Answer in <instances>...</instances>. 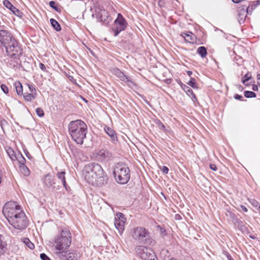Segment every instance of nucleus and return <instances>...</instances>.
I'll return each mask as SVG.
<instances>
[{
	"instance_id": "nucleus-1",
	"label": "nucleus",
	"mask_w": 260,
	"mask_h": 260,
	"mask_svg": "<svg viewBox=\"0 0 260 260\" xmlns=\"http://www.w3.org/2000/svg\"><path fill=\"white\" fill-rule=\"evenodd\" d=\"M86 181L93 186H102L107 183L108 176L102 166L95 162L86 165L83 169Z\"/></svg>"
},
{
	"instance_id": "nucleus-2",
	"label": "nucleus",
	"mask_w": 260,
	"mask_h": 260,
	"mask_svg": "<svg viewBox=\"0 0 260 260\" xmlns=\"http://www.w3.org/2000/svg\"><path fill=\"white\" fill-rule=\"evenodd\" d=\"M0 43L5 48L9 56L15 59H19L22 54V49L10 31L0 30Z\"/></svg>"
},
{
	"instance_id": "nucleus-3",
	"label": "nucleus",
	"mask_w": 260,
	"mask_h": 260,
	"mask_svg": "<svg viewBox=\"0 0 260 260\" xmlns=\"http://www.w3.org/2000/svg\"><path fill=\"white\" fill-rule=\"evenodd\" d=\"M72 235L70 230L67 228L61 230L53 241V253L56 257H63L71 245Z\"/></svg>"
},
{
	"instance_id": "nucleus-4",
	"label": "nucleus",
	"mask_w": 260,
	"mask_h": 260,
	"mask_svg": "<svg viewBox=\"0 0 260 260\" xmlns=\"http://www.w3.org/2000/svg\"><path fill=\"white\" fill-rule=\"evenodd\" d=\"M69 132L73 140L77 144L82 145L86 138L87 126L81 120L72 121L69 124Z\"/></svg>"
},
{
	"instance_id": "nucleus-5",
	"label": "nucleus",
	"mask_w": 260,
	"mask_h": 260,
	"mask_svg": "<svg viewBox=\"0 0 260 260\" xmlns=\"http://www.w3.org/2000/svg\"><path fill=\"white\" fill-rule=\"evenodd\" d=\"M3 213L9 223L11 221L18 218L19 216L25 214L20 206L14 202H9L6 203L3 207Z\"/></svg>"
},
{
	"instance_id": "nucleus-6",
	"label": "nucleus",
	"mask_w": 260,
	"mask_h": 260,
	"mask_svg": "<svg viewBox=\"0 0 260 260\" xmlns=\"http://www.w3.org/2000/svg\"><path fill=\"white\" fill-rule=\"evenodd\" d=\"M113 174L116 181L119 184H125L129 180L130 170L125 164L117 163L114 167Z\"/></svg>"
},
{
	"instance_id": "nucleus-7",
	"label": "nucleus",
	"mask_w": 260,
	"mask_h": 260,
	"mask_svg": "<svg viewBox=\"0 0 260 260\" xmlns=\"http://www.w3.org/2000/svg\"><path fill=\"white\" fill-rule=\"evenodd\" d=\"M260 5V0L249 1L247 4L242 5V8L238 10L237 19L239 23L241 24L245 21L247 14H251L252 11Z\"/></svg>"
},
{
	"instance_id": "nucleus-8",
	"label": "nucleus",
	"mask_w": 260,
	"mask_h": 260,
	"mask_svg": "<svg viewBox=\"0 0 260 260\" xmlns=\"http://www.w3.org/2000/svg\"><path fill=\"white\" fill-rule=\"evenodd\" d=\"M133 238L139 243L149 244L152 242L149 238V232L144 227L137 226L134 228L131 232Z\"/></svg>"
},
{
	"instance_id": "nucleus-9",
	"label": "nucleus",
	"mask_w": 260,
	"mask_h": 260,
	"mask_svg": "<svg viewBox=\"0 0 260 260\" xmlns=\"http://www.w3.org/2000/svg\"><path fill=\"white\" fill-rule=\"evenodd\" d=\"M114 26L111 28L115 37H117L122 31L125 30L127 22L121 13H118L117 18L113 23Z\"/></svg>"
},
{
	"instance_id": "nucleus-10",
	"label": "nucleus",
	"mask_w": 260,
	"mask_h": 260,
	"mask_svg": "<svg viewBox=\"0 0 260 260\" xmlns=\"http://www.w3.org/2000/svg\"><path fill=\"white\" fill-rule=\"evenodd\" d=\"M136 252L143 260H158L153 250L145 246H138Z\"/></svg>"
},
{
	"instance_id": "nucleus-11",
	"label": "nucleus",
	"mask_w": 260,
	"mask_h": 260,
	"mask_svg": "<svg viewBox=\"0 0 260 260\" xmlns=\"http://www.w3.org/2000/svg\"><path fill=\"white\" fill-rule=\"evenodd\" d=\"M94 12L98 20L102 22L103 25L108 26L111 21V17L107 11L98 6L95 7Z\"/></svg>"
},
{
	"instance_id": "nucleus-12",
	"label": "nucleus",
	"mask_w": 260,
	"mask_h": 260,
	"mask_svg": "<svg viewBox=\"0 0 260 260\" xmlns=\"http://www.w3.org/2000/svg\"><path fill=\"white\" fill-rule=\"evenodd\" d=\"M14 229L22 231L25 230L28 225V220L25 215L19 216L15 220L11 221L9 223Z\"/></svg>"
},
{
	"instance_id": "nucleus-13",
	"label": "nucleus",
	"mask_w": 260,
	"mask_h": 260,
	"mask_svg": "<svg viewBox=\"0 0 260 260\" xmlns=\"http://www.w3.org/2000/svg\"><path fill=\"white\" fill-rule=\"evenodd\" d=\"M125 221L126 218L122 213L118 212L116 214L114 220V225L120 235L124 230Z\"/></svg>"
},
{
	"instance_id": "nucleus-14",
	"label": "nucleus",
	"mask_w": 260,
	"mask_h": 260,
	"mask_svg": "<svg viewBox=\"0 0 260 260\" xmlns=\"http://www.w3.org/2000/svg\"><path fill=\"white\" fill-rule=\"evenodd\" d=\"M111 72L113 75L116 76L120 80L127 83L129 86L134 84L131 78L126 76L119 69L117 68H113Z\"/></svg>"
},
{
	"instance_id": "nucleus-15",
	"label": "nucleus",
	"mask_w": 260,
	"mask_h": 260,
	"mask_svg": "<svg viewBox=\"0 0 260 260\" xmlns=\"http://www.w3.org/2000/svg\"><path fill=\"white\" fill-rule=\"evenodd\" d=\"M43 183L44 185L48 188H51L56 190H58L60 188L59 185H57V186L55 185V181L54 177L49 173L44 176L43 178Z\"/></svg>"
},
{
	"instance_id": "nucleus-16",
	"label": "nucleus",
	"mask_w": 260,
	"mask_h": 260,
	"mask_svg": "<svg viewBox=\"0 0 260 260\" xmlns=\"http://www.w3.org/2000/svg\"><path fill=\"white\" fill-rule=\"evenodd\" d=\"M66 253L63 254V257H58L60 260H77L79 259L81 254L76 250L66 251Z\"/></svg>"
},
{
	"instance_id": "nucleus-17",
	"label": "nucleus",
	"mask_w": 260,
	"mask_h": 260,
	"mask_svg": "<svg viewBox=\"0 0 260 260\" xmlns=\"http://www.w3.org/2000/svg\"><path fill=\"white\" fill-rule=\"evenodd\" d=\"M3 4L5 7L10 10L15 15L21 18L23 15V13L13 6L8 0H4Z\"/></svg>"
},
{
	"instance_id": "nucleus-18",
	"label": "nucleus",
	"mask_w": 260,
	"mask_h": 260,
	"mask_svg": "<svg viewBox=\"0 0 260 260\" xmlns=\"http://www.w3.org/2000/svg\"><path fill=\"white\" fill-rule=\"evenodd\" d=\"M99 159L102 161H109L112 159L113 155L111 152L107 149H102L97 154Z\"/></svg>"
},
{
	"instance_id": "nucleus-19",
	"label": "nucleus",
	"mask_w": 260,
	"mask_h": 260,
	"mask_svg": "<svg viewBox=\"0 0 260 260\" xmlns=\"http://www.w3.org/2000/svg\"><path fill=\"white\" fill-rule=\"evenodd\" d=\"M104 131L106 134L110 137L111 141L115 143L117 141V136L115 131L111 127L105 125Z\"/></svg>"
},
{
	"instance_id": "nucleus-20",
	"label": "nucleus",
	"mask_w": 260,
	"mask_h": 260,
	"mask_svg": "<svg viewBox=\"0 0 260 260\" xmlns=\"http://www.w3.org/2000/svg\"><path fill=\"white\" fill-rule=\"evenodd\" d=\"M181 36L184 38L186 42L189 43L193 44L195 41L196 37L191 31H188L182 32Z\"/></svg>"
},
{
	"instance_id": "nucleus-21",
	"label": "nucleus",
	"mask_w": 260,
	"mask_h": 260,
	"mask_svg": "<svg viewBox=\"0 0 260 260\" xmlns=\"http://www.w3.org/2000/svg\"><path fill=\"white\" fill-rule=\"evenodd\" d=\"M7 249V244L4 240V237L0 234V256L4 255Z\"/></svg>"
},
{
	"instance_id": "nucleus-22",
	"label": "nucleus",
	"mask_w": 260,
	"mask_h": 260,
	"mask_svg": "<svg viewBox=\"0 0 260 260\" xmlns=\"http://www.w3.org/2000/svg\"><path fill=\"white\" fill-rule=\"evenodd\" d=\"M65 175V171H61L57 172L56 176L58 179L60 180V181H61L62 185L63 187L65 188L66 190H68V188H69V187H68L67 183L66 182Z\"/></svg>"
},
{
	"instance_id": "nucleus-23",
	"label": "nucleus",
	"mask_w": 260,
	"mask_h": 260,
	"mask_svg": "<svg viewBox=\"0 0 260 260\" xmlns=\"http://www.w3.org/2000/svg\"><path fill=\"white\" fill-rule=\"evenodd\" d=\"M182 89L186 92V93L192 99L193 102L197 101L196 95L193 92L192 90L187 86V85H182Z\"/></svg>"
},
{
	"instance_id": "nucleus-24",
	"label": "nucleus",
	"mask_w": 260,
	"mask_h": 260,
	"mask_svg": "<svg viewBox=\"0 0 260 260\" xmlns=\"http://www.w3.org/2000/svg\"><path fill=\"white\" fill-rule=\"evenodd\" d=\"M233 224L243 233L246 232L248 230L244 222L238 218Z\"/></svg>"
},
{
	"instance_id": "nucleus-25",
	"label": "nucleus",
	"mask_w": 260,
	"mask_h": 260,
	"mask_svg": "<svg viewBox=\"0 0 260 260\" xmlns=\"http://www.w3.org/2000/svg\"><path fill=\"white\" fill-rule=\"evenodd\" d=\"M49 6L55 11L60 13L61 11V7L56 1H51L49 2Z\"/></svg>"
},
{
	"instance_id": "nucleus-26",
	"label": "nucleus",
	"mask_w": 260,
	"mask_h": 260,
	"mask_svg": "<svg viewBox=\"0 0 260 260\" xmlns=\"http://www.w3.org/2000/svg\"><path fill=\"white\" fill-rule=\"evenodd\" d=\"M50 22L54 30L57 31H60L61 30V27L60 24L54 19L51 18Z\"/></svg>"
},
{
	"instance_id": "nucleus-27",
	"label": "nucleus",
	"mask_w": 260,
	"mask_h": 260,
	"mask_svg": "<svg viewBox=\"0 0 260 260\" xmlns=\"http://www.w3.org/2000/svg\"><path fill=\"white\" fill-rule=\"evenodd\" d=\"M7 153L12 160H15L17 158V154L11 147H8L6 149Z\"/></svg>"
},
{
	"instance_id": "nucleus-28",
	"label": "nucleus",
	"mask_w": 260,
	"mask_h": 260,
	"mask_svg": "<svg viewBox=\"0 0 260 260\" xmlns=\"http://www.w3.org/2000/svg\"><path fill=\"white\" fill-rule=\"evenodd\" d=\"M23 243L25 244L26 246L28 247L30 249L32 250L35 248V245L33 243H32L30 240L27 238H23L21 240Z\"/></svg>"
},
{
	"instance_id": "nucleus-29",
	"label": "nucleus",
	"mask_w": 260,
	"mask_h": 260,
	"mask_svg": "<svg viewBox=\"0 0 260 260\" xmlns=\"http://www.w3.org/2000/svg\"><path fill=\"white\" fill-rule=\"evenodd\" d=\"M197 53L201 56V57H205L207 54V49L204 46L199 47L197 49Z\"/></svg>"
},
{
	"instance_id": "nucleus-30",
	"label": "nucleus",
	"mask_w": 260,
	"mask_h": 260,
	"mask_svg": "<svg viewBox=\"0 0 260 260\" xmlns=\"http://www.w3.org/2000/svg\"><path fill=\"white\" fill-rule=\"evenodd\" d=\"M19 169L21 172L25 176H28L29 175L30 171L28 168L25 165H20Z\"/></svg>"
},
{
	"instance_id": "nucleus-31",
	"label": "nucleus",
	"mask_w": 260,
	"mask_h": 260,
	"mask_svg": "<svg viewBox=\"0 0 260 260\" xmlns=\"http://www.w3.org/2000/svg\"><path fill=\"white\" fill-rule=\"evenodd\" d=\"M226 216L228 218H230V219L231 220V221H232V222L233 223L238 219L236 215L234 213H233L231 211H227V212L226 213Z\"/></svg>"
},
{
	"instance_id": "nucleus-32",
	"label": "nucleus",
	"mask_w": 260,
	"mask_h": 260,
	"mask_svg": "<svg viewBox=\"0 0 260 260\" xmlns=\"http://www.w3.org/2000/svg\"><path fill=\"white\" fill-rule=\"evenodd\" d=\"M16 157L17 158L16 160H17L18 161L20 165H25L26 160L25 158L23 156L21 153H20L19 152H18L17 156Z\"/></svg>"
},
{
	"instance_id": "nucleus-33",
	"label": "nucleus",
	"mask_w": 260,
	"mask_h": 260,
	"mask_svg": "<svg viewBox=\"0 0 260 260\" xmlns=\"http://www.w3.org/2000/svg\"><path fill=\"white\" fill-rule=\"evenodd\" d=\"M15 86L16 90L18 95L22 93L23 88L22 85L19 82H15L14 83Z\"/></svg>"
},
{
	"instance_id": "nucleus-34",
	"label": "nucleus",
	"mask_w": 260,
	"mask_h": 260,
	"mask_svg": "<svg viewBox=\"0 0 260 260\" xmlns=\"http://www.w3.org/2000/svg\"><path fill=\"white\" fill-rule=\"evenodd\" d=\"M36 95L34 94V93H25L23 94V98L24 99L28 102L31 101L32 100H34L36 98Z\"/></svg>"
},
{
	"instance_id": "nucleus-35",
	"label": "nucleus",
	"mask_w": 260,
	"mask_h": 260,
	"mask_svg": "<svg viewBox=\"0 0 260 260\" xmlns=\"http://www.w3.org/2000/svg\"><path fill=\"white\" fill-rule=\"evenodd\" d=\"M187 84L194 89H197L198 88L196 79L193 78H190V80Z\"/></svg>"
},
{
	"instance_id": "nucleus-36",
	"label": "nucleus",
	"mask_w": 260,
	"mask_h": 260,
	"mask_svg": "<svg viewBox=\"0 0 260 260\" xmlns=\"http://www.w3.org/2000/svg\"><path fill=\"white\" fill-rule=\"evenodd\" d=\"M244 94L247 98H255L256 95L254 92L251 91H245Z\"/></svg>"
},
{
	"instance_id": "nucleus-37",
	"label": "nucleus",
	"mask_w": 260,
	"mask_h": 260,
	"mask_svg": "<svg viewBox=\"0 0 260 260\" xmlns=\"http://www.w3.org/2000/svg\"><path fill=\"white\" fill-rule=\"evenodd\" d=\"M251 77L250 73H247L242 79V82L243 84L246 85V82L248 81Z\"/></svg>"
},
{
	"instance_id": "nucleus-38",
	"label": "nucleus",
	"mask_w": 260,
	"mask_h": 260,
	"mask_svg": "<svg viewBox=\"0 0 260 260\" xmlns=\"http://www.w3.org/2000/svg\"><path fill=\"white\" fill-rule=\"evenodd\" d=\"M36 112L37 114L38 115V116L39 117H43L44 116V111L41 108H37L36 109Z\"/></svg>"
},
{
	"instance_id": "nucleus-39",
	"label": "nucleus",
	"mask_w": 260,
	"mask_h": 260,
	"mask_svg": "<svg viewBox=\"0 0 260 260\" xmlns=\"http://www.w3.org/2000/svg\"><path fill=\"white\" fill-rule=\"evenodd\" d=\"M235 59L236 60V64L237 66L241 65V63L243 62V59L240 56H237L235 57Z\"/></svg>"
},
{
	"instance_id": "nucleus-40",
	"label": "nucleus",
	"mask_w": 260,
	"mask_h": 260,
	"mask_svg": "<svg viewBox=\"0 0 260 260\" xmlns=\"http://www.w3.org/2000/svg\"><path fill=\"white\" fill-rule=\"evenodd\" d=\"M28 88H29V91H30V92L31 93H34V94L36 95L37 94L36 90L35 87L32 85H31V84H28Z\"/></svg>"
},
{
	"instance_id": "nucleus-41",
	"label": "nucleus",
	"mask_w": 260,
	"mask_h": 260,
	"mask_svg": "<svg viewBox=\"0 0 260 260\" xmlns=\"http://www.w3.org/2000/svg\"><path fill=\"white\" fill-rule=\"evenodd\" d=\"M157 126L160 129H162L164 131H165V126L164 125V124L160 121H158L157 122Z\"/></svg>"
},
{
	"instance_id": "nucleus-42",
	"label": "nucleus",
	"mask_w": 260,
	"mask_h": 260,
	"mask_svg": "<svg viewBox=\"0 0 260 260\" xmlns=\"http://www.w3.org/2000/svg\"><path fill=\"white\" fill-rule=\"evenodd\" d=\"M1 89L2 90V91L5 93H8V92H9V89H8V87L4 85V84H2L1 85Z\"/></svg>"
},
{
	"instance_id": "nucleus-43",
	"label": "nucleus",
	"mask_w": 260,
	"mask_h": 260,
	"mask_svg": "<svg viewBox=\"0 0 260 260\" xmlns=\"http://www.w3.org/2000/svg\"><path fill=\"white\" fill-rule=\"evenodd\" d=\"M40 258L42 260H51L50 258L44 253L40 254Z\"/></svg>"
},
{
	"instance_id": "nucleus-44",
	"label": "nucleus",
	"mask_w": 260,
	"mask_h": 260,
	"mask_svg": "<svg viewBox=\"0 0 260 260\" xmlns=\"http://www.w3.org/2000/svg\"><path fill=\"white\" fill-rule=\"evenodd\" d=\"M160 169L165 174H167L169 172V169L166 166H162Z\"/></svg>"
},
{
	"instance_id": "nucleus-45",
	"label": "nucleus",
	"mask_w": 260,
	"mask_h": 260,
	"mask_svg": "<svg viewBox=\"0 0 260 260\" xmlns=\"http://www.w3.org/2000/svg\"><path fill=\"white\" fill-rule=\"evenodd\" d=\"M224 254L226 256V257L228 258V260H234L232 256L230 255V254L226 251L224 252Z\"/></svg>"
},
{
	"instance_id": "nucleus-46",
	"label": "nucleus",
	"mask_w": 260,
	"mask_h": 260,
	"mask_svg": "<svg viewBox=\"0 0 260 260\" xmlns=\"http://www.w3.org/2000/svg\"><path fill=\"white\" fill-rule=\"evenodd\" d=\"M232 1L235 4H238L239 3H244L245 2L248 3V2H249V1L247 0H232Z\"/></svg>"
},
{
	"instance_id": "nucleus-47",
	"label": "nucleus",
	"mask_w": 260,
	"mask_h": 260,
	"mask_svg": "<svg viewBox=\"0 0 260 260\" xmlns=\"http://www.w3.org/2000/svg\"><path fill=\"white\" fill-rule=\"evenodd\" d=\"M251 204L255 207H258L259 206V203L257 201H256V200H252V201L251 202Z\"/></svg>"
},
{
	"instance_id": "nucleus-48",
	"label": "nucleus",
	"mask_w": 260,
	"mask_h": 260,
	"mask_svg": "<svg viewBox=\"0 0 260 260\" xmlns=\"http://www.w3.org/2000/svg\"><path fill=\"white\" fill-rule=\"evenodd\" d=\"M234 98L238 100H242L243 97L239 94H236L234 95Z\"/></svg>"
},
{
	"instance_id": "nucleus-49",
	"label": "nucleus",
	"mask_w": 260,
	"mask_h": 260,
	"mask_svg": "<svg viewBox=\"0 0 260 260\" xmlns=\"http://www.w3.org/2000/svg\"><path fill=\"white\" fill-rule=\"evenodd\" d=\"M210 168L213 171H215L217 170V167H216V165H215L214 164H211L210 165Z\"/></svg>"
},
{
	"instance_id": "nucleus-50",
	"label": "nucleus",
	"mask_w": 260,
	"mask_h": 260,
	"mask_svg": "<svg viewBox=\"0 0 260 260\" xmlns=\"http://www.w3.org/2000/svg\"><path fill=\"white\" fill-rule=\"evenodd\" d=\"M172 79L171 78H168L164 80V82L167 84H169L171 83Z\"/></svg>"
},
{
	"instance_id": "nucleus-51",
	"label": "nucleus",
	"mask_w": 260,
	"mask_h": 260,
	"mask_svg": "<svg viewBox=\"0 0 260 260\" xmlns=\"http://www.w3.org/2000/svg\"><path fill=\"white\" fill-rule=\"evenodd\" d=\"M176 82L180 85L181 88L182 89V85H185L183 84L180 79H177Z\"/></svg>"
},
{
	"instance_id": "nucleus-52",
	"label": "nucleus",
	"mask_w": 260,
	"mask_h": 260,
	"mask_svg": "<svg viewBox=\"0 0 260 260\" xmlns=\"http://www.w3.org/2000/svg\"><path fill=\"white\" fill-rule=\"evenodd\" d=\"M87 49L88 50V53H90L91 55H92L93 56H95V55L92 50H91V49H90L89 48Z\"/></svg>"
},
{
	"instance_id": "nucleus-53",
	"label": "nucleus",
	"mask_w": 260,
	"mask_h": 260,
	"mask_svg": "<svg viewBox=\"0 0 260 260\" xmlns=\"http://www.w3.org/2000/svg\"><path fill=\"white\" fill-rule=\"evenodd\" d=\"M241 208L243 211H244L245 212H247L248 210L245 206H244L243 205H241Z\"/></svg>"
},
{
	"instance_id": "nucleus-54",
	"label": "nucleus",
	"mask_w": 260,
	"mask_h": 260,
	"mask_svg": "<svg viewBox=\"0 0 260 260\" xmlns=\"http://www.w3.org/2000/svg\"><path fill=\"white\" fill-rule=\"evenodd\" d=\"M41 69L43 71H46L47 70V67H48V66H40Z\"/></svg>"
},
{
	"instance_id": "nucleus-55",
	"label": "nucleus",
	"mask_w": 260,
	"mask_h": 260,
	"mask_svg": "<svg viewBox=\"0 0 260 260\" xmlns=\"http://www.w3.org/2000/svg\"><path fill=\"white\" fill-rule=\"evenodd\" d=\"M252 90L254 91H257L258 90V86L256 85H253L252 86Z\"/></svg>"
},
{
	"instance_id": "nucleus-56",
	"label": "nucleus",
	"mask_w": 260,
	"mask_h": 260,
	"mask_svg": "<svg viewBox=\"0 0 260 260\" xmlns=\"http://www.w3.org/2000/svg\"><path fill=\"white\" fill-rule=\"evenodd\" d=\"M187 74H188L189 76H190L191 75H192V72H191V71H188L187 72Z\"/></svg>"
},
{
	"instance_id": "nucleus-57",
	"label": "nucleus",
	"mask_w": 260,
	"mask_h": 260,
	"mask_svg": "<svg viewBox=\"0 0 260 260\" xmlns=\"http://www.w3.org/2000/svg\"><path fill=\"white\" fill-rule=\"evenodd\" d=\"M257 80L260 81V74H258L257 75Z\"/></svg>"
},
{
	"instance_id": "nucleus-58",
	"label": "nucleus",
	"mask_w": 260,
	"mask_h": 260,
	"mask_svg": "<svg viewBox=\"0 0 260 260\" xmlns=\"http://www.w3.org/2000/svg\"><path fill=\"white\" fill-rule=\"evenodd\" d=\"M249 237L252 239H255V237L253 236L250 235Z\"/></svg>"
},
{
	"instance_id": "nucleus-59",
	"label": "nucleus",
	"mask_w": 260,
	"mask_h": 260,
	"mask_svg": "<svg viewBox=\"0 0 260 260\" xmlns=\"http://www.w3.org/2000/svg\"><path fill=\"white\" fill-rule=\"evenodd\" d=\"M70 80L71 81H73V80H74V79L72 76H70Z\"/></svg>"
},
{
	"instance_id": "nucleus-60",
	"label": "nucleus",
	"mask_w": 260,
	"mask_h": 260,
	"mask_svg": "<svg viewBox=\"0 0 260 260\" xmlns=\"http://www.w3.org/2000/svg\"><path fill=\"white\" fill-rule=\"evenodd\" d=\"M1 181H2V173L0 171V183H1Z\"/></svg>"
},
{
	"instance_id": "nucleus-61",
	"label": "nucleus",
	"mask_w": 260,
	"mask_h": 260,
	"mask_svg": "<svg viewBox=\"0 0 260 260\" xmlns=\"http://www.w3.org/2000/svg\"><path fill=\"white\" fill-rule=\"evenodd\" d=\"M16 63L17 65H21V62H18L17 61H16Z\"/></svg>"
},
{
	"instance_id": "nucleus-62",
	"label": "nucleus",
	"mask_w": 260,
	"mask_h": 260,
	"mask_svg": "<svg viewBox=\"0 0 260 260\" xmlns=\"http://www.w3.org/2000/svg\"><path fill=\"white\" fill-rule=\"evenodd\" d=\"M26 155L29 159H30V156H29V155H28L27 154H26Z\"/></svg>"
},
{
	"instance_id": "nucleus-63",
	"label": "nucleus",
	"mask_w": 260,
	"mask_h": 260,
	"mask_svg": "<svg viewBox=\"0 0 260 260\" xmlns=\"http://www.w3.org/2000/svg\"><path fill=\"white\" fill-rule=\"evenodd\" d=\"M39 65L42 66V65H44V64H43V63H41V62H40V63H39Z\"/></svg>"
},
{
	"instance_id": "nucleus-64",
	"label": "nucleus",
	"mask_w": 260,
	"mask_h": 260,
	"mask_svg": "<svg viewBox=\"0 0 260 260\" xmlns=\"http://www.w3.org/2000/svg\"><path fill=\"white\" fill-rule=\"evenodd\" d=\"M258 208L260 209V206H258Z\"/></svg>"
}]
</instances>
